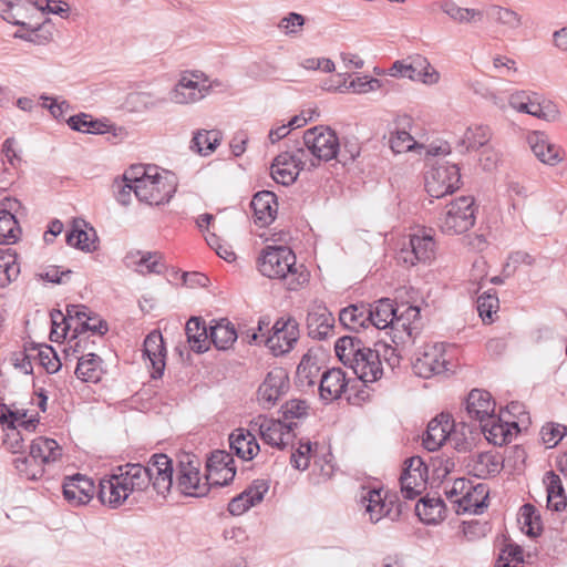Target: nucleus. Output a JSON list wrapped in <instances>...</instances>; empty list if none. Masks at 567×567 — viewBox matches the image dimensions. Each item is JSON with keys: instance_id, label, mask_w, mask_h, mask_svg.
<instances>
[{"instance_id": "49530a36", "label": "nucleus", "mask_w": 567, "mask_h": 567, "mask_svg": "<svg viewBox=\"0 0 567 567\" xmlns=\"http://www.w3.org/2000/svg\"><path fill=\"white\" fill-rule=\"evenodd\" d=\"M20 274L18 255L12 248H0V287L14 281Z\"/></svg>"}, {"instance_id": "13d9d810", "label": "nucleus", "mask_w": 567, "mask_h": 567, "mask_svg": "<svg viewBox=\"0 0 567 567\" xmlns=\"http://www.w3.org/2000/svg\"><path fill=\"white\" fill-rule=\"evenodd\" d=\"M21 228L17 217L0 212V244L10 245L18 241Z\"/></svg>"}, {"instance_id": "4d7b16f0", "label": "nucleus", "mask_w": 567, "mask_h": 567, "mask_svg": "<svg viewBox=\"0 0 567 567\" xmlns=\"http://www.w3.org/2000/svg\"><path fill=\"white\" fill-rule=\"evenodd\" d=\"M319 365L316 360L306 354L297 367L296 378L301 386H312L319 375Z\"/></svg>"}, {"instance_id": "cd10ccee", "label": "nucleus", "mask_w": 567, "mask_h": 567, "mask_svg": "<svg viewBox=\"0 0 567 567\" xmlns=\"http://www.w3.org/2000/svg\"><path fill=\"white\" fill-rule=\"evenodd\" d=\"M197 225L205 235V239L209 247H212L216 254L228 262L236 259V254L228 244H223L217 231L220 230L216 225V218L212 214H203L197 218Z\"/></svg>"}, {"instance_id": "f8f14e48", "label": "nucleus", "mask_w": 567, "mask_h": 567, "mask_svg": "<svg viewBox=\"0 0 567 567\" xmlns=\"http://www.w3.org/2000/svg\"><path fill=\"white\" fill-rule=\"evenodd\" d=\"M305 169H313V163L307 161V152L298 148L293 153H281L270 166V175L278 184H292L299 173Z\"/></svg>"}, {"instance_id": "2eb2a0df", "label": "nucleus", "mask_w": 567, "mask_h": 567, "mask_svg": "<svg viewBox=\"0 0 567 567\" xmlns=\"http://www.w3.org/2000/svg\"><path fill=\"white\" fill-rule=\"evenodd\" d=\"M299 338L298 322L291 318H279L265 340L266 346L275 355L289 352Z\"/></svg>"}, {"instance_id": "69168bd1", "label": "nucleus", "mask_w": 567, "mask_h": 567, "mask_svg": "<svg viewBox=\"0 0 567 567\" xmlns=\"http://www.w3.org/2000/svg\"><path fill=\"white\" fill-rule=\"evenodd\" d=\"M540 435L548 447H554L567 435V427L557 423H547L542 427Z\"/></svg>"}, {"instance_id": "9b49d317", "label": "nucleus", "mask_w": 567, "mask_h": 567, "mask_svg": "<svg viewBox=\"0 0 567 567\" xmlns=\"http://www.w3.org/2000/svg\"><path fill=\"white\" fill-rule=\"evenodd\" d=\"M461 174L456 165L441 162L425 175V189L431 197L441 198L460 187Z\"/></svg>"}, {"instance_id": "c85d7f7f", "label": "nucleus", "mask_w": 567, "mask_h": 567, "mask_svg": "<svg viewBox=\"0 0 567 567\" xmlns=\"http://www.w3.org/2000/svg\"><path fill=\"white\" fill-rule=\"evenodd\" d=\"M527 141L533 153L542 163L554 166L564 161L563 148L551 143L544 133L533 132L528 135Z\"/></svg>"}, {"instance_id": "e2e57ef3", "label": "nucleus", "mask_w": 567, "mask_h": 567, "mask_svg": "<svg viewBox=\"0 0 567 567\" xmlns=\"http://www.w3.org/2000/svg\"><path fill=\"white\" fill-rule=\"evenodd\" d=\"M307 323L310 329L316 327L319 334H327L332 327L333 317L326 308H319L308 315Z\"/></svg>"}, {"instance_id": "37998d69", "label": "nucleus", "mask_w": 567, "mask_h": 567, "mask_svg": "<svg viewBox=\"0 0 567 567\" xmlns=\"http://www.w3.org/2000/svg\"><path fill=\"white\" fill-rule=\"evenodd\" d=\"M544 484L547 492V506L554 511H561L567 505V497L560 477L554 472L546 473Z\"/></svg>"}, {"instance_id": "5701e85b", "label": "nucleus", "mask_w": 567, "mask_h": 567, "mask_svg": "<svg viewBox=\"0 0 567 567\" xmlns=\"http://www.w3.org/2000/svg\"><path fill=\"white\" fill-rule=\"evenodd\" d=\"M166 347L163 336L159 331L154 330L150 332L143 343V359L148 361L151 368V375L153 379H158L163 375L166 365Z\"/></svg>"}, {"instance_id": "2f4dec72", "label": "nucleus", "mask_w": 567, "mask_h": 567, "mask_svg": "<svg viewBox=\"0 0 567 567\" xmlns=\"http://www.w3.org/2000/svg\"><path fill=\"white\" fill-rule=\"evenodd\" d=\"M420 318V309L413 306L395 308V319L392 328V339L395 343H404L410 339L413 323Z\"/></svg>"}, {"instance_id": "4468645a", "label": "nucleus", "mask_w": 567, "mask_h": 567, "mask_svg": "<svg viewBox=\"0 0 567 567\" xmlns=\"http://www.w3.org/2000/svg\"><path fill=\"white\" fill-rule=\"evenodd\" d=\"M362 504L372 523H378L384 517L394 520L402 512L398 495L383 489L369 491L363 496Z\"/></svg>"}, {"instance_id": "3c124183", "label": "nucleus", "mask_w": 567, "mask_h": 567, "mask_svg": "<svg viewBox=\"0 0 567 567\" xmlns=\"http://www.w3.org/2000/svg\"><path fill=\"white\" fill-rule=\"evenodd\" d=\"M364 346L365 344L360 339L346 336L337 340L334 351L339 360L344 365L350 367Z\"/></svg>"}, {"instance_id": "de8ad7c7", "label": "nucleus", "mask_w": 567, "mask_h": 567, "mask_svg": "<svg viewBox=\"0 0 567 567\" xmlns=\"http://www.w3.org/2000/svg\"><path fill=\"white\" fill-rule=\"evenodd\" d=\"M369 309L364 306L351 305L339 313V320L349 330L358 331L369 322Z\"/></svg>"}, {"instance_id": "473e14b6", "label": "nucleus", "mask_w": 567, "mask_h": 567, "mask_svg": "<svg viewBox=\"0 0 567 567\" xmlns=\"http://www.w3.org/2000/svg\"><path fill=\"white\" fill-rule=\"evenodd\" d=\"M251 208L256 223L260 226H267L276 218L278 204L276 195L272 192L264 190L257 193L251 200Z\"/></svg>"}, {"instance_id": "423d86ee", "label": "nucleus", "mask_w": 567, "mask_h": 567, "mask_svg": "<svg viewBox=\"0 0 567 567\" xmlns=\"http://www.w3.org/2000/svg\"><path fill=\"white\" fill-rule=\"evenodd\" d=\"M509 105L519 113L529 114L546 122H554L559 118L558 106L534 91H515L508 97Z\"/></svg>"}, {"instance_id": "5fc2aeb1", "label": "nucleus", "mask_w": 567, "mask_h": 567, "mask_svg": "<svg viewBox=\"0 0 567 567\" xmlns=\"http://www.w3.org/2000/svg\"><path fill=\"white\" fill-rule=\"evenodd\" d=\"M492 137L491 128L482 124L470 125L462 137V143L467 150H478L485 146Z\"/></svg>"}, {"instance_id": "bb28decb", "label": "nucleus", "mask_w": 567, "mask_h": 567, "mask_svg": "<svg viewBox=\"0 0 567 567\" xmlns=\"http://www.w3.org/2000/svg\"><path fill=\"white\" fill-rule=\"evenodd\" d=\"M454 429V421L447 413H441L430 421L423 436V444L429 451L439 450L450 437Z\"/></svg>"}, {"instance_id": "7ed1b4c3", "label": "nucleus", "mask_w": 567, "mask_h": 567, "mask_svg": "<svg viewBox=\"0 0 567 567\" xmlns=\"http://www.w3.org/2000/svg\"><path fill=\"white\" fill-rule=\"evenodd\" d=\"M146 473L141 464L118 466L106 480L100 482L99 498L111 507L122 505L131 494L145 489Z\"/></svg>"}, {"instance_id": "7c9ffc66", "label": "nucleus", "mask_w": 567, "mask_h": 567, "mask_svg": "<svg viewBox=\"0 0 567 567\" xmlns=\"http://www.w3.org/2000/svg\"><path fill=\"white\" fill-rule=\"evenodd\" d=\"M348 385L346 372L340 368H332L321 375L319 393L323 400H337L347 391Z\"/></svg>"}, {"instance_id": "393cba45", "label": "nucleus", "mask_w": 567, "mask_h": 567, "mask_svg": "<svg viewBox=\"0 0 567 567\" xmlns=\"http://www.w3.org/2000/svg\"><path fill=\"white\" fill-rule=\"evenodd\" d=\"M496 402L492 394L482 389H473L466 396L465 411L468 417L480 423L494 416Z\"/></svg>"}, {"instance_id": "6ab92c4d", "label": "nucleus", "mask_w": 567, "mask_h": 567, "mask_svg": "<svg viewBox=\"0 0 567 567\" xmlns=\"http://www.w3.org/2000/svg\"><path fill=\"white\" fill-rule=\"evenodd\" d=\"M288 375L281 368L269 371L259 385L257 401L264 409H271L288 389Z\"/></svg>"}, {"instance_id": "a211bd4d", "label": "nucleus", "mask_w": 567, "mask_h": 567, "mask_svg": "<svg viewBox=\"0 0 567 567\" xmlns=\"http://www.w3.org/2000/svg\"><path fill=\"white\" fill-rule=\"evenodd\" d=\"M412 255L402 257L404 264H431L436 259L437 244L432 229L420 228L410 235Z\"/></svg>"}, {"instance_id": "bf43d9fd", "label": "nucleus", "mask_w": 567, "mask_h": 567, "mask_svg": "<svg viewBox=\"0 0 567 567\" xmlns=\"http://www.w3.org/2000/svg\"><path fill=\"white\" fill-rule=\"evenodd\" d=\"M37 362L45 369L48 373H55L61 368V361L55 350L44 343H35Z\"/></svg>"}, {"instance_id": "39448f33", "label": "nucleus", "mask_w": 567, "mask_h": 567, "mask_svg": "<svg viewBox=\"0 0 567 567\" xmlns=\"http://www.w3.org/2000/svg\"><path fill=\"white\" fill-rule=\"evenodd\" d=\"M454 367L452 354L445 343H429L413 362V371L416 375L430 379L449 372Z\"/></svg>"}, {"instance_id": "1a4fd4ad", "label": "nucleus", "mask_w": 567, "mask_h": 567, "mask_svg": "<svg viewBox=\"0 0 567 567\" xmlns=\"http://www.w3.org/2000/svg\"><path fill=\"white\" fill-rule=\"evenodd\" d=\"M446 494L457 505V513L477 514L486 506L488 498L486 485L481 483L474 485L465 478L455 480Z\"/></svg>"}, {"instance_id": "9d476101", "label": "nucleus", "mask_w": 567, "mask_h": 567, "mask_svg": "<svg viewBox=\"0 0 567 567\" xmlns=\"http://www.w3.org/2000/svg\"><path fill=\"white\" fill-rule=\"evenodd\" d=\"M210 91L206 74L202 71H184L171 92V100L176 104H192L204 99Z\"/></svg>"}, {"instance_id": "680f3d73", "label": "nucleus", "mask_w": 567, "mask_h": 567, "mask_svg": "<svg viewBox=\"0 0 567 567\" xmlns=\"http://www.w3.org/2000/svg\"><path fill=\"white\" fill-rule=\"evenodd\" d=\"M499 308L498 298L495 295H482L477 299V311L483 321L493 322Z\"/></svg>"}, {"instance_id": "ea45409f", "label": "nucleus", "mask_w": 567, "mask_h": 567, "mask_svg": "<svg viewBox=\"0 0 567 567\" xmlns=\"http://www.w3.org/2000/svg\"><path fill=\"white\" fill-rule=\"evenodd\" d=\"M187 342L190 349L197 353L209 349V340L205 323L197 317H192L185 327Z\"/></svg>"}, {"instance_id": "aec40b11", "label": "nucleus", "mask_w": 567, "mask_h": 567, "mask_svg": "<svg viewBox=\"0 0 567 567\" xmlns=\"http://www.w3.org/2000/svg\"><path fill=\"white\" fill-rule=\"evenodd\" d=\"M401 488L406 498H414L426 487L427 467L419 456L405 461L401 475Z\"/></svg>"}, {"instance_id": "a19ab883", "label": "nucleus", "mask_w": 567, "mask_h": 567, "mask_svg": "<svg viewBox=\"0 0 567 567\" xmlns=\"http://www.w3.org/2000/svg\"><path fill=\"white\" fill-rule=\"evenodd\" d=\"M322 450L323 447L318 443H312L309 440H301L290 456V463L296 470L306 471L309 468L311 462H315Z\"/></svg>"}, {"instance_id": "f704fd0d", "label": "nucleus", "mask_w": 567, "mask_h": 567, "mask_svg": "<svg viewBox=\"0 0 567 567\" xmlns=\"http://www.w3.org/2000/svg\"><path fill=\"white\" fill-rule=\"evenodd\" d=\"M389 145L393 153L404 154L414 153L417 155H435L432 148L426 147L424 144L419 143L405 130H395L390 133Z\"/></svg>"}, {"instance_id": "c03bdc74", "label": "nucleus", "mask_w": 567, "mask_h": 567, "mask_svg": "<svg viewBox=\"0 0 567 567\" xmlns=\"http://www.w3.org/2000/svg\"><path fill=\"white\" fill-rule=\"evenodd\" d=\"M210 342L218 350H228L236 342L238 334L231 322L223 319L210 327Z\"/></svg>"}, {"instance_id": "774afa93", "label": "nucleus", "mask_w": 567, "mask_h": 567, "mask_svg": "<svg viewBox=\"0 0 567 567\" xmlns=\"http://www.w3.org/2000/svg\"><path fill=\"white\" fill-rule=\"evenodd\" d=\"M6 435L3 444L11 450L12 453L24 452V437L22 432L18 431V426L11 424H4Z\"/></svg>"}, {"instance_id": "a878e982", "label": "nucleus", "mask_w": 567, "mask_h": 567, "mask_svg": "<svg viewBox=\"0 0 567 567\" xmlns=\"http://www.w3.org/2000/svg\"><path fill=\"white\" fill-rule=\"evenodd\" d=\"M109 326L101 316L86 306H73V339L79 333L91 332L92 334L104 336Z\"/></svg>"}, {"instance_id": "58836bf2", "label": "nucleus", "mask_w": 567, "mask_h": 567, "mask_svg": "<svg viewBox=\"0 0 567 567\" xmlns=\"http://www.w3.org/2000/svg\"><path fill=\"white\" fill-rule=\"evenodd\" d=\"M223 134L218 130H198L194 133L190 148L202 156L213 154L220 145Z\"/></svg>"}, {"instance_id": "052dcab7", "label": "nucleus", "mask_w": 567, "mask_h": 567, "mask_svg": "<svg viewBox=\"0 0 567 567\" xmlns=\"http://www.w3.org/2000/svg\"><path fill=\"white\" fill-rule=\"evenodd\" d=\"M333 473L334 465L332 463V456L330 453L322 450L313 462L312 475L317 482H320L330 478Z\"/></svg>"}, {"instance_id": "0eeeda50", "label": "nucleus", "mask_w": 567, "mask_h": 567, "mask_svg": "<svg viewBox=\"0 0 567 567\" xmlns=\"http://www.w3.org/2000/svg\"><path fill=\"white\" fill-rule=\"evenodd\" d=\"M475 224V202L471 196H461L446 205L440 228L449 235L463 234Z\"/></svg>"}, {"instance_id": "f3484780", "label": "nucleus", "mask_w": 567, "mask_h": 567, "mask_svg": "<svg viewBox=\"0 0 567 567\" xmlns=\"http://www.w3.org/2000/svg\"><path fill=\"white\" fill-rule=\"evenodd\" d=\"M146 473L145 488L152 482L157 494L166 495L173 486L172 460L165 454H155L144 466Z\"/></svg>"}, {"instance_id": "b1692460", "label": "nucleus", "mask_w": 567, "mask_h": 567, "mask_svg": "<svg viewBox=\"0 0 567 567\" xmlns=\"http://www.w3.org/2000/svg\"><path fill=\"white\" fill-rule=\"evenodd\" d=\"M233 463V457L224 451H216L212 453L207 462L208 488L212 485H227L234 480L236 470Z\"/></svg>"}, {"instance_id": "f03ea898", "label": "nucleus", "mask_w": 567, "mask_h": 567, "mask_svg": "<svg viewBox=\"0 0 567 567\" xmlns=\"http://www.w3.org/2000/svg\"><path fill=\"white\" fill-rule=\"evenodd\" d=\"M124 178L140 202L155 206L168 203L178 186L174 173L155 165L132 166L124 173Z\"/></svg>"}, {"instance_id": "412c9836", "label": "nucleus", "mask_w": 567, "mask_h": 567, "mask_svg": "<svg viewBox=\"0 0 567 567\" xmlns=\"http://www.w3.org/2000/svg\"><path fill=\"white\" fill-rule=\"evenodd\" d=\"M62 455V447L58 444V442L53 439L39 436L31 441L29 457H17L14 460V464L17 470L20 472L24 471V466H27L30 462L40 461L41 464H47L50 462H55Z\"/></svg>"}, {"instance_id": "dca6fc26", "label": "nucleus", "mask_w": 567, "mask_h": 567, "mask_svg": "<svg viewBox=\"0 0 567 567\" xmlns=\"http://www.w3.org/2000/svg\"><path fill=\"white\" fill-rule=\"evenodd\" d=\"M252 426L258 427L262 441L278 450H284L295 439V431L290 423L268 419L259 415L252 421Z\"/></svg>"}, {"instance_id": "72a5a7b5", "label": "nucleus", "mask_w": 567, "mask_h": 567, "mask_svg": "<svg viewBox=\"0 0 567 567\" xmlns=\"http://www.w3.org/2000/svg\"><path fill=\"white\" fill-rule=\"evenodd\" d=\"M471 474L478 478H487L498 474L503 468L502 457L493 452L474 455L467 463Z\"/></svg>"}, {"instance_id": "864d4df0", "label": "nucleus", "mask_w": 567, "mask_h": 567, "mask_svg": "<svg viewBox=\"0 0 567 567\" xmlns=\"http://www.w3.org/2000/svg\"><path fill=\"white\" fill-rule=\"evenodd\" d=\"M51 317V332L50 338L53 341L59 339H66L68 332L71 329V303L65 305V312L59 309H53L50 312Z\"/></svg>"}, {"instance_id": "79ce46f5", "label": "nucleus", "mask_w": 567, "mask_h": 567, "mask_svg": "<svg viewBox=\"0 0 567 567\" xmlns=\"http://www.w3.org/2000/svg\"><path fill=\"white\" fill-rule=\"evenodd\" d=\"M369 322L375 328H390L392 330L395 319V307L390 299H380L369 309Z\"/></svg>"}, {"instance_id": "e433bc0d", "label": "nucleus", "mask_w": 567, "mask_h": 567, "mask_svg": "<svg viewBox=\"0 0 567 567\" xmlns=\"http://www.w3.org/2000/svg\"><path fill=\"white\" fill-rule=\"evenodd\" d=\"M230 449L245 461L252 460L259 452L256 437L247 430L237 429L229 435Z\"/></svg>"}, {"instance_id": "a18cd8bd", "label": "nucleus", "mask_w": 567, "mask_h": 567, "mask_svg": "<svg viewBox=\"0 0 567 567\" xmlns=\"http://www.w3.org/2000/svg\"><path fill=\"white\" fill-rule=\"evenodd\" d=\"M419 518L426 524H436L444 517L445 505L439 497H424L415 506Z\"/></svg>"}, {"instance_id": "c9c22d12", "label": "nucleus", "mask_w": 567, "mask_h": 567, "mask_svg": "<svg viewBox=\"0 0 567 567\" xmlns=\"http://www.w3.org/2000/svg\"><path fill=\"white\" fill-rule=\"evenodd\" d=\"M99 246L96 230L85 220L73 218V247L83 252H94Z\"/></svg>"}, {"instance_id": "0e129e2a", "label": "nucleus", "mask_w": 567, "mask_h": 567, "mask_svg": "<svg viewBox=\"0 0 567 567\" xmlns=\"http://www.w3.org/2000/svg\"><path fill=\"white\" fill-rule=\"evenodd\" d=\"M35 350V342H25L23 346V350L13 353V365L17 369H20L25 374H31L33 372V352Z\"/></svg>"}, {"instance_id": "4be33fe9", "label": "nucleus", "mask_w": 567, "mask_h": 567, "mask_svg": "<svg viewBox=\"0 0 567 567\" xmlns=\"http://www.w3.org/2000/svg\"><path fill=\"white\" fill-rule=\"evenodd\" d=\"M350 368L358 379L364 383L375 382L383 374L379 352L367 346L357 354Z\"/></svg>"}, {"instance_id": "f257e3e1", "label": "nucleus", "mask_w": 567, "mask_h": 567, "mask_svg": "<svg viewBox=\"0 0 567 567\" xmlns=\"http://www.w3.org/2000/svg\"><path fill=\"white\" fill-rule=\"evenodd\" d=\"M288 233H280L271 239L258 254L256 267L259 274L268 279L278 280L288 291H300L308 287L311 272L305 264L298 262L291 247L287 245Z\"/></svg>"}, {"instance_id": "338daca9", "label": "nucleus", "mask_w": 567, "mask_h": 567, "mask_svg": "<svg viewBox=\"0 0 567 567\" xmlns=\"http://www.w3.org/2000/svg\"><path fill=\"white\" fill-rule=\"evenodd\" d=\"M523 561L524 553L522 547L516 544L508 543L501 550L496 565H505V563H508V567H513V565L520 566Z\"/></svg>"}, {"instance_id": "09e8293b", "label": "nucleus", "mask_w": 567, "mask_h": 567, "mask_svg": "<svg viewBox=\"0 0 567 567\" xmlns=\"http://www.w3.org/2000/svg\"><path fill=\"white\" fill-rule=\"evenodd\" d=\"M102 373L101 360L93 353L81 358L75 369V374L82 382L96 383L101 380Z\"/></svg>"}, {"instance_id": "ddd939ff", "label": "nucleus", "mask_w": 567, "mask_h": 567, "mask_svg": "<svg viewBox=\"0 0 567 567\" xmlns=\"http://www.w3.org/2000/svg\"><path fill=\"white\" fill-rule=\"evenodd\" d=\"M177 487L184 495L193 497H202L209 492L207 474H200L197 458L187 454L179 461Z\"/></svg>"}, {"instance_id": "4c0bfd02", "label": "nucleus", "mask_w": 567, "mask_h": 567, "mask_svg": "<svg viewBox=\"0 0 567 567\" xmlns=\"http://www.w3.org/2000/svg\"><path fill=\"white\" fill-rule=\"evenodd\" d=\"M73 131L89 134H105L112 132L114 136H117L115 133L116 127L109 120L94 118L91 114L85 113L73 115Z\"/></svg>"}, {"instance_id": "c756f323", "label": "nucleus", "mask_w": 567, "mask_h": 567, "mask_svg": "<svg viewBox=\"0 0 567 567\" xmlns=\"http://www.w3.org/2000/svg\"><path fill=\"white\" fill-rule=\"evenodd\" d=\"M481 426L486 440L498 446L509 443L518 431L516 422L506 421L502 415L496 414L488 421L482 422Z\"/></svg>"}, {"instance_id": "8fccbe9b", "label": "nucleus", "mask_w": 567, "mask_h": 567, "mask_svg": "<svg viewBox=\"0 0 567 567\" xmlns=\"http://www.w3.org/2000/svg\"><path fill=\"white\" fill-rule=\"evenodd\" d=\"M96 486L91 477L73 475V505H86L96 495Z\"/></svg>"}, {"instance_id": "603ef678", "label": "nucleus", "mask_w": 567, "mask_h": 567, "mask_svg": "<svg viewBox=\"0 0 567 567\" xmlns=\"http://www.w3.org/2000/svg\"><path fill=\"white\" fill-rule=\"evenodd\" d=\"M487 18L495 24L499 25L505 31L517 29L520 25V17L515 11L493 6L487 12Z\"/></svg>"}, {"instance_id": "6e6552de", "label": "nucleus", "mask_w": 567, "mask_h": 567, "mask_svg": "<svg viewBox=\"0 0 567 567\" xmlns=\"http://www.w3.org/2000/svg\"><path fill=\"white\" fill-rule=\"evenodd\" d=\"M388 74L393 78H406L425 85H435L441 80L440 72L421 54L393 62L388 70Z\"/></svg>"}, {"instance_id": "6e6d98bb", "label": "nucleus", "mask_w": 567, "mask_h": 567, "mask_svg": "<svg viewBox=\"0 0 567 567\" xmlns=\"http://www.w3.org/2000/svg\"><path fill=\"white\" fill-rule=\"evenodd\" d=\"M518 523L522 532L528 536H537L542 530L540 516L536 508L530 504H525L520 507Z\"/></svg>"}, {"instance_id": "20e7f679", "label": "nucleus", "mask_w": 567, "mask_h": 567, "mask_svg": "<svg viewBox=\"0 0 567 567\" xmlns=\"http://www.w3.org/2000/svg\"><path fill=\"white\" fill-rule=\"evenodd\" d=\"M303 144L306 146L307 161L313 163V168L321 162H329L337 157L340 143L333 130L328 126L319 125L309 128L303 134Z\"/></svg>"}]
</instances>
